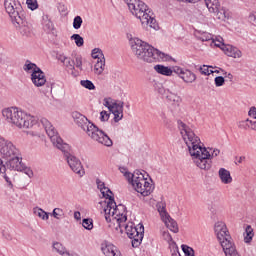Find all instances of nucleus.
<instances>
[{
  "instance_id": "obj_12",
  "label": "nucleus",
  "mask_w": 256,
  "mask_h": 256,
  "mask_svg": "<svg viewBox=\"0 0 256 256\" xmlns=\"http://www.w3.org/2000/svg\"><path fill=\"white\" fill-rule=\"evenodd\" d=\"M126 231V235L132 240V247H139L143 241L145 235V227L143 224L134 226L133 223L122 225Z\"/></svg>"
},
{
  "instance_id": "obj_15",
  "label": "nucleus",
  "mask_w": 256,
  "mask_h": 256,
  "mask_svg": "<svg viewBox=\"0 0 256 256\" xmlns=\"http://www.w3.org/2000/svg\"><path fill=\"white\" fill-rule=\"evenodd\" d=\"M158 213L163 221V223L166 225V227L172 231V233H179V226L177 225V221H175L169 213H167V210L165 209L166 205L164 202H158L157 205Z\"/></svg>"
},
{
  "instance_id": "obj_51",
  "label": "nucleus",
  "mask_w": 256,
  "mask_h": 256,
  "mask_svg": "<svg viewBox=\"0 0 256 256\" xmlns=\"http://www.w3.org/2000/svg\"><path fill=\"white\" fill-rule=\"evenodd\" d=\"M6 171H7V167L3 165V160L0 159V173H2V175H5Z\"/></svg>"
},
{
  "instance_id": "obj_60",
  "label": "nucleus",
  "mask_w": 256,
  "mask_h": 256,
  "mask_svg": "<svg viewBox=\"0 0 256 256\" xmlns=\"http://www.w3.org/2000/svg\"><path fill=\"white\" fill-rule=\"evenodd\" d=\"M0 63H3V61H2V60H0Z\"/></svg>"
},
{
  "instance_id": "obj_29",
  "label": "nucleus",
  "mask_w": 256,
  "mask_h": 256,
  "mask_svg": "<svg viewBox=\"0 0 256 256\" xmlns=\"http://www.w3.org/2000/svg\"><path fill=\"white\" fill-rule=\"evenodd\" d=\"M42 26L44 31H53V21L47 14L42 15Z\"/></svg>"
},
{
  "instance_id": "obj_59",
  "label": "nucleus",
  "mask_w": 256,
  "mask_h": 256,
  "mask_svg": "<svg viewBox=\"0 0 256 256\" xmlns=\"http://www.w3.org/2000/svg\"><path fill=\"white\" fill-rule=\"evenodd\" d=\"M120 171L123 173L125 171V168H121Z\"/></svg>"
},
{
  "instance_id": "obj_17",
  "label": "nucleus",
  "mask_w": 256,
  "mask_h": 256,
  "mask_svg": "<svg viewBox=\"0 0 256 256\" xmlns=\"http://www.w3.org/2000/svg\"><path fill=\"white\" fill-rule=\"evenodd\" d=\"M174 73H176L184 83H195V81H197V75L189 69L176 66L174 67Z\"/></svg>"
},
{
  "instance_id": "obj_20",
  "label": "nucleus",
  "mask_w": 256,
  "mask_h": 256,
  "mask_svg": "<svg viewBox=\"0 0 256 256\" xmlns=\"http://www.w3.org/2000/svg\"><path fill=\"white\" fill-rule=\"evenodd\" d=\"M6 169H10V171H22L23 165L21 164V158L19 155L11 156L7 158Z\"/></svg>"
},
{
  "instance_id": "obj_36",
  "label": "nucleus",
  "mask_w": 256,
  "mask_h": 256,
  "mask_svg": "<svg viewBox=\"0 0 256 256\" xmlns=\"http://www.w3.org/2000/svg\"><path fill=\"white\" fill-rule=\"evenodd\" d=\"M91 55H92L93 59H98V61L101 60V59H105V56L103 55V51L99 48H94L92 50Z\"/></svg>"
},
{
  "instance_id": "obj_42",
  "label": "nucleus",
  "mask_w": 256,
  "mask_h": 256,
  "mask_svg": "<svg viewBox=\"0 0 256 256\" xmlns=\"http://www.w3.org/2000/svg\"><path fill=\"white\" fill-rule=\"evenodd\" d=\"M182 251L186 256H195V252L193 251V248L187 245H182Z\"/></svg>"
},
{
  "instance_id": "obj_19",
  "label": "nucleus",
  "mask_w": 256,
  "mask_h": 256,
  "mask_svg": "<svg viewBox=\"0 0 256 256\" xmlns=\"http://www.w3.org/2000/svg\"><path fill=\"white\" fill-rule=\"evenodd\" d=\"M12 25L19 31V33L25 37H29L31 32L33 31V27L29 22H27V15L23 16L22 20H17L16 22H12Z\"/></svg>"
},
{
  "instance_id": "obj_47",
  "label": "nucleus",
  "mask_w": 256,
  "mask_h": 256,
  "mask_svg": "<svg viewBox=\"0 0 256 256\" xmlns=\"http://www.w3.org/2000/svg\"><path fill=\"white\" fill-rule=\"evenodd\" d=\"M100 121H109V113L107 111L103 110L102 112H100Z\"/></svg>"
},
{
  "instance_id": "obj_39",
  "label": "nucleus",
  "mask_w": 256,
  "mask_h": 256,
  "mask_svg": "<svg viewBox=\"0 0 256 256\" xmlns=\"http://www.w3.org/2000/svg\"><path fill=\"white\" fill-rule=\"evenodd\" d=\"M213 66H207V65H203L199 68V71L202 75H211L213 74Z\"/></svg>"
},
{
  "instance_id": "obj_3",
  "label": "nucleus",
  "mask_w": 256,
  "mask_h": 256,
  "mask_svg": "<svg viewBox=\"0 0 256 256\" xmlns=\"http://www.w3.org/2000/svg\"><path fill=\"white\" fill-rule=\"evenodd\" d=\"M132 51L137 59L145 63H157V61H169V55L149 45L139 38H135L131 45Z\"/></svg>"
},
{
  "instance_id": "obj_35",
  "label": "nucleus",
  "mask_w": 256,
  "mask_h": 256,
  "mask_svg": "<svg viewBox=\"0 0 256 256\" xmlns=\"http://www.w3.org/2000/svg\"><path fill=\"white\" fill-rule=\"evenodd\" d=\"M72 41H75V44L77 47H83L85 41L83 40V37L79 34H73L71 36Z\"/></svg>"
},
{
  "instance_id": "obj_40",
  "label": "nucleus",
  "mask_w": 256,
  "mask_h": 256,
  "mask_svg": "<svg viewBox=\"0 0 256 256\" xmlns=\"http://www.w3.org/2000/svg\"><path fill=\"white\" fill-rule=\"evenodd\" d=\"M82 226L84 229H87V231H91L93 229V220L89 218H84L82 220Z\"/></svg>"
},
{
  "instance_id": "obj_37",
  "label": "nucleus",
  "mask_w": 256,
  "mask_h": 256,
  "mask_svg": "<svg viewBox=\"0 0 256 256\" xmlns=\"http://www.w3.org/2000/svg\"><path fill=\"white\" fill-rule=\"evenodd\" d=\"M80 85L89 91L95 90V84L91 80H81Z\"/></svg>"
},
{
  "instance_id": "obj_23",
  "label": "nucleus",
  "mask_w": 256,
  "mask_h": 256,
  "mask_svg": "<svg viewBox=\"0 0 256 256\" xmlns=\"http://www.w3.org/2000/svg\"><path fill=\"white\" fill-rule=\"evenodd\" d=\"M96 185L99 191L102 193L103 197L109 201V199H113V192L111 189L105 186V182L97 179L96 180Z\"/></svg>"
},
{
  "instance_id": "obj_33",
  "label": "nucleus",
  "mask_w": 256,
  "mask_h": 256,
  "mask_svg": "<svg viewBox=\"0 0 256 256\" xmlns=\"http://www.w3.org/2000/svg\"><path fill=\"white\" fill-rule=\"evenodd\" d=\"M253 228L251 226H247L244 233V241L245 243H251L253 241Z\"/></svg>"
},
{
  "instance_id": "obj_54",
  "label": "nucleus",
  "mask_w": 256,
  "mask_h": 256,
  "mask_svg": "<svg viewBox=\"0 0 256 256\" xmlns=\"http://www.w3.org/2000/svg\"><path fill=\"white\" fill-rule=\"evenodd\" d=\"M221 71H222L223 75H225V77H228V79H233V74H231V73L227 74V72H225L224 70H221Z\"/></svg>"
},
{
  "instance_id": "obj_43",
  "label": "nucleus",
  "mask_w": 256,
  "mask_h": 256,
  "mask_svg": "<svg viewBox=\"0 0 256 256\" xmlns=\"http://www.w3.org/2000/svg\"><path fill=\"white\" fill-rule=\"evenodd\" d=\"M214 83L216 87H223V85H225V78L223 76H217L214 79Z\"/></svg>"
},
{
  "instance_id": "obj_52",
  "label": "nucleus",
  "mask_w": 256,
  "mask_h": 256,
  "mask_svg": "<svg viewBox=\"0 0 256 256\" xmlns=\"http://www.w3.org/2000/svg\"><path fill=\"white\" fill-rule=\"evenodd\" d=\"M4 179H5L6 183H8L9 187H13V183L11 182V178H9V176H7V174H4Z\"/></svg>"
},
{
  "instance_id": "obj_14",
  "label": "nucleus",
  "mask_w": 256,
  "mask_h": 256,
  "mask_svg": "<svg viewBox=\"0 0 256 256\" xmlns=\"http://www.w3.org/2000/svg\"><path fill=\"white\" fill-rule=\"evenodd\" d=\"M57 59L58 61L63 63L65 69L71 71L72 73L73 71H75V67L76 69L83 71V58L81 57V55H76L73 59L65 54H58Z\"/></svg>"
},
{
  "instance_id": "obj_57",
  "label": "nucleus",
  "mask_w": 256,
  "mask_h": 256,
  "mask_svg": "<svg viewBox=\"0 0 256 256\" xmlns=\"http://www.w3.org/2000/svg\"><path fill=\"white\" fill-rule=\"evenodd\" d=\"M113 256H123V255H121V252L117 251L116 254H114Z\"/></svg>"
},
{
  "instance_id": "obj_6",
  "label": "nucleus",
  "mask_w": 256,
  "mask_h": 256,
  "mask_svg": "<svg viewBox=\"0 0 256 256\" xmlns=\"http://www.w3.org/2000/svg\"><path fill=\"white\" fill-rule=\"evenodd\" d=\"M178 128L186 147H188L190 157H192V160L195 163L201 154V151L203 150V146L201 145V138L195 134L193 128L181 120L178 121Z\"/></svg>"
},
{
  "instance_id": "obj_7",
  "label": "nucleus",
  "mask_w": 256,
  "mask_h": 256,
  "mask_svg": "<svg viewBox=\"0 0 256 256\" xmlns=\"http://www.w3.org/2000/svg\"><path fill=\"white\" fill-rule=\"evenodd\" d=\"M104 217L107 223H111V221H116L118 227L127 223V207L123 204L117 205L115 202V198H110L105 202Z\"/></svg>"
},
{
  "instance_id": "obj_18",
  "label": "nucleus",
  "mask_w": 256,
  "mask_h": 256,
  "mask_svg": "<svg viewBox=\"0 0 256 256\" xmlns=\"http://www.w3.org/2000/svg\"><path fill=\"white\" fill-rule=\"evenodd\" d=\"M164 97L167 103H169V105L172 107H179V105H181L183 102V98H181L177 91H175L173 88H167L164 90Z\"/></svg>"
},
{
  "instance_id": "obj_22",
  "label": "nucleus",
  "mask_w": 256,
  "mask_h": 256,
  "mask_svg": "<svg viewBox=\"0 0 256 256\" xmlns=\"http://www.w3.org/2000/svg\"><path fill=\"white\" fill-rule=\"evenodd\" d=\"M222 50L224 51L225 55L228 57H233V59H241V57H243V52H241V50L235 46L227 45L222 47Z\"/></svg>"
},
{
  "instance_id": "obj_50",
  "label": "nucleus",
  "mask_w": 256,
  "mask_h": 256,
  "mask_svg": "<svg viewBox=\"0 0 256 256\" xmlns=\"http://www.w3.org/2000/svg\"><path fill=\"white\" fill-rule=\"evenodd\" d=\"M248 115L249 117H252V119H256V108L255 107L250 108Z\"/></svg>"
},
{
  "instance_id": "obj_2",
  "label": "nucleus",
  "mask_w": 256,
  "mask_h": 256,
  "mask_svg": "<svg viewBox=\"0 0 256 256\" xmlns=\"http://www.w3.org/2000/svg\"><path fill=\"white\" fill-rule=\"evenodd\" d=\"M3 119H5L6 123L10 125H14V127H18V129H37L41 124V119H37V117L27 114L21 108L18 107H8L2 110Z\"/></svg>"
},
{
  "instance_id": "obj_32",
  "label": "nucleus",
  "mask_w": 256,
  "mask_h": 256,
  "mask_svg": "<svg viewBox=\"0 0 256 256\" xmlns=\"http://www.w3.org/2000/svg\"><path fill=\"white\" fill-rule=\"evenodd\" d=\"M50 215L57 219V221H61L65 217V211L62 208H54Z\"/></svg>"
},
{
  "instance_id": "obj_30",
  "label": "nucleus",
  "mask_w": 256,
  "mask_h": 256,
  "mask_svg": "<svg viewBox=\"0 0 256 256\" xmlns=\"http://www.w3.org/2000/svg\"><path fill=\"white\" fill-rule=\"evenodd\" d=\"M34 215L42 219V221H49V213L43 210L42 208L36 207L33 209Z\"/></svg>"
},
{
  "instance_id": "obj_10",
  "label": "nucleus",
  "mask_w": 256,
  "mask_h": 256,
  "mask_svg": "<svg viewBox=\"0 0 256 256\" xmlns=\"http://www.w3.org/2000/svg\"><path fill=\"white\" fill-rule=\"evenodd\" d=\"M4 8L11 23H17L27 15L19 0H4Z\"/></svg>"
},
{
  "instance_id": "obj_11",
  "label": "nucleus",
  "mask_w": 256,
  "mask_h": 256,
  "mask_svg": "<svg viewBox=\"0 0 256 256\" xmlns=\"http://www.w3.org/2000/svg\"><path fill=\"white\" fill-rule=\"evenodd\" d=\"M221 150L217 148H202L199 157L195 160V165L204 171H209L211 169V160L213 157H218Z\"/></svg>"
},
{
  "instance_id": "obj_58",
  "label": "nucleus",
  "mask_w": 256,
  "mask_h": 256,
  "mask_svg": "<svg viewBox=\"0 0 256 256\" xmlns=\"http://www.w3.org/2000/svg\"><path fill=\"white\" fill-rule=\"evenodd\" d=\"M213 73H219V70H213Z\"/></svg>"
},
{
  "instance_id": "obj_8",
  "label": "nucleus",
  "mask_w": 256,
  "mask_h": 256,
  "mask_svg": "<svg viewBox=\"0 0 256 256\" xmlns=\"http://www.w3.org/2000/svg\"><path fill=\"white\" fill-rule=\"evenodd\" d=\"M214 231L226 256H240L224 222H216Z\"/></svg>"
},
{
  "instance_id": "obj_1",
  "label": "nucleus",
  "mask_w": 256,
  "mask_h": 256,
  "mask_svg": "<svg viewBox=\"0 0 256 256\" xmlns=\"http://www.w3.org/2000/svg\"><path fill=\"white\" fill-rule=\"evenodd\" d=\"M41 123L54 147H57V149L64 153L65 160L67 161L71 171L76 173L78 177H84L85 168L83 167L81 160L69 152L71 151L69 144L63 142V139L59 137L57 130H55V127H53V124H51L47 118H41Z\"/></svg>"
},
{
  "instance_id": "obj_13",
  "label": "nucleus",
  "mask_w": 256,
  "mask_h": 256,
  "mask_svg": "<svg viewBox=\"0 0 256 256\" xmlns=\"http://www.w3.org/2000/svg\"><path fill=\"white\" fill-rule=\"evenodd\" d=\"M103 105L114 115L115 123H119L123 119V107L125 105L123 101L104 98Z\"/></svg>"
},
{
  "instance_id": "obj_27",
  "label": "nucleus",
  "mask_w": 256,
  "mask_h": 256,
  "mask_svg": "<svg viewBox=\"0 0 256 256\" xmlns=\"http://www.w3.org/2000/svg\"><path fill=\"white\" fill-rule=\"evenodd\" d=\"M209 13H221L219 0H204Z\"/></svg>"
},
{
  "instance_id": "obj_28",
  "label": "nucleus",
  "mask_w": 256,
  "mask_h": 256,
  "mask_svg": "<svg viewBox=\"0 0 256 256\" xmlns=\"http://www.w3.org/2000/svg\"><path fill=\"white\" fill-rule=\"evenodd\" d=\"M41 68H39V66H37V64L31 62V60H26L25 64L23 65V70L25 71V73H31V75H33V73L39 71Z\"/></svg>"
},
{
  "instance_id": "obj_25",
  "label": "nucleus",
  "mask_w": 256,
  "mask_h": 256,
  "mask_svg": "<svg viewBox=\"0 0 256 256\" xmlns=\"http://www.w3.org/2000/svg\"><path fill=\"white\" fill-rule=\"evenodd\" d=\"M218 175L220 178L221 183L224 185H229L233 183V177H231V172L225 168H220L218 171Z\"/></svg>"
},
{
  "instance_id": "obj_41",
  "label": "nucleus",
  "mask_w": 256,
  "mask_h": 256,
  "mask_svg": "<svg viewBox=\"0 0 256 256\" xmlns=\"http://www.w3.org/2000/svg\"><path fill=\"white\" fill-rule=\"evenodd\" d=\"M81 25H83V18H81V16L74 17V20H73L74 29H81Z\"/></svg>"
},
{
  "instance_id": "obj_56",
  "label": "nucleus",
  "mask_w": 256,
  "mask_h": 256,
  "mask_svg": "<svg viewBox=\"0 0 256 256\" xmlns=\"http://www.w3.org/2000/svg\"><path fill=\"white\" fill-rule=\"evenodd\" d=\"M243 161H245V156H240L238 158V163H243Z\"/></svg>"
},
{
  "instance_id": "obj_26",
  "label": "nucleus",
  "mask_w": 256,
  "mask_h": 256,
  "mask_svg": "<svg viewBox=\"0 0 256 256\" xmlns=\"http://www.w3.org/2000/svg\"><path fill=\"white\" fill-rule=\"evenodd\" d=\"M101 251L105 256H114L117 252V247L110 242H103L101 244Z\"/></svg>"
},
{
  "instance_id": "obj_55",
  "label": "nucleus",
  "mask_w": 256,
  "mask_h": 256,
  "mask_svg": "<svg viewBox=\"0 0 256 256\" xmlns=\"http://www.w3.org/2000/svg\"><path fill=\"white\" fill-rule=\"evenodd\" d=\"M160 117L163 119V121H164V123H165V121H166V119H167V116L165 115V113H161L160 114Z\"/></svg>"
},
{
  "instance_id": "obj_48",
  "label": "nucleus",
  "mask_w": 256,
  "mask_h": 256,
  "mask_svg": "<svg viewBox=\"0 0 256 256\" xmlns=\"http://www.w3.org/2000/svg\"><path fill=\"white\" fill-rule=\"evenodd\" d=\"M248 21L256 27V12H253L249 15Z\"/></svg>"
},
{
  "instance_id": "obj_49",
  "label": "nucleus",
  "mask_w": 256,
  "mask_h": 256,
  "mask_svg": "<svg viewBox=\"0 0 256 256\" xmlns=\"http://www.w3.org/2000/svg\"><path fill=\"white\" fill-rule=\"evenodd\" d=\"M163 239L167 241V243H171V241H173V237H171L169 232H163Z\"/></svg>"
},
{
  "instance_id": "obj_4",
  "label": "nucleus",
  "mask_w": 256,
  "mask_h": 256,
  "mask_svg": "<svg viewBox=\"0 0 256 256\" xmlns=\"http://www.w3.org/2000/svg\"><path fill=\"white\" fill-rule=\"evenodd\" d=\"M72 117L75 119L78 127H81L93 141H96V143H99L100 145H104V147H113V140H111L107 133L103 132V130L99 129V127L89 121L85 115L79 112H74Z\"/></svg>"
},
{
  "instance_id": "obj_44",
  "label": "nucleus",
  "mask_w": 256,
  "mask_h": 256,
  "mask_svg": "<svg viewBox=\"0 0 256 256\" xmlns=\"http://www.w3.org/2000/svg\"><path fill=\"white\" fill-rule=\"evenodd\" d=\"M23 173L29 177V179L33 178V170L30 167H22Z\"/></svg>"
},
{
  "instance_id": "obj_38",
  "label": "nucleus",
  "mask_w": 256,
  "mask_h": 256,
  "mask_svg": "<svg viewBox=\"0 0 256 256\" xmlns=\"http://www.w3.org/2000/svg\"><path fill=\"white\" fill-rule=\"evenodd\" d=\"M26 5L31 11L39 9V3L37 2V0H26Z\"/></svg>"
},
{
  "instance_id": "obj_53",
  "label": "nucleus",
  "mask_w": 256,
  "mask_h": 256,
  "mask_svg": "<svg viewBox=\"0 0 256 256\" xmlns=\"http://www.w3.org/2000/svg\"><path fill=\"white\" fill-rule=\"evenodd\" d=\"M74 219H76V221H81V212H74Z\"/></svg>"
},
{
  "instance_id": "obj_34",
  "label": "nucleus",
  "mask_w": 256,
  "mask_h": 256,
  "mask_svg": "<svg viewBox=\"0 0 256 256\" xmlns=\"http://www.w3.org/2000/svg\"><path fill=\"white\" fill-rule=\"evenodd\" d=\"M197 38L200 41H213V34L208 33V32H202L197 34Z\"/></svg>"
},
{
  "instance_id": "obj_46",
  "label": "nucleus",
  "mask_w": 256,
  "mask_h": 256,
  "mask_svg": "<svg viewBox=\"0 0 256 256\" xmlns=\"http://www.w3.org/2000/svg\"><path fill=\"white\" fill-rule=\"evenodd\" d=\"M2 237H4L6 239V241H12L13 240V236L11 235V232H9V230H3L2 231Z\"/></svg>"
},
{
  "instance_id": "obj_24",
  "label": "nucleus",
  "mask_w": 256,
  "mask_h": 256,
  "mask_svg": "<svg viewBox=\"0 0 256 256\" xmlns=\"http://www.w3.org/2000/svg\"><path fill=\"white\" fill-rule=\"evenodd\" d=\"M154 71L159 75H164V77H171L175 73V68L171 69L169 66L157 64L154 66Z\"/></svg>"
},
{
  "instance_id": "obj_9",
  "label": "nucleus",
  "mask_w": 256,
  "mask_h": 256,
  "mask_svg": "<svg viewBox=\"0 0 256 256\" xmlns=\"http://www.w3.org/2000/svg\"><path fill=\"white\" fill-rule=\"evenodd\" d=\"M124 176L126 179H128V181H131L135 191L140 193V195H143V197H148V195L153 193V185L147 181L145 174H143V172L140 170H136L134 173L125 171Z\"/></svg>"
},
{
  "instance_id": "obj_5",
  "label": "nucleus",
  "mask_w": 256,
  "mask_h": 256,
  "mask_svg": "<svg viewBox=\"0 0 256 256\" xmlns=\"http://www.w3.org/2000/svg\"><path fill=\"white\" fill-rule=\"evenodd\" d=\"M130 13L139 19L142 25H148L151 29H159V24L155 20V14L149 9V6L141 0H124Z\"/></svg>"
},
{
  "instance_id": "obj_16",
  "label": "nucleus",
  "mask_w": 256,
  "mask_h": 256,
  "mask_svg": "<svg viewBox=\"0 0 256 256\" xmlns=\"http://www.w3.org/2000/svg\"><path fill=\"white\" fill-rule=\"evenodd\" d=\"M0 155L3 159H9L19 155V149L8 139H5L3 136H0Z\"/></svg>"
},
{
  "instance_id": "obj_21",
  "label": "nucleus",
  "mask_w": 256,
  "mask_h": 256,
  "mask_svg": "<svg viewBox=\"0 0 256 256\" xmlns=\"http://www.w3.org/2000/svg\"><path fill=\"white\" fill-rule=\"evenodd\" d=\"M31 81L35 87H43L47 83V78L45 77V72L41 70H37L35 73L31 74Z\"/></svg>"
},
{
  "instance_id": "obj_31",
  "label": "nucleus",
  "mask_w": 256,
  "mask_h": 256,
  "mask_svg": "<svg viewBox=\"0 0 256 256\" xmlns=\"http://www.w3.org/2000/svg\"><path fill=\"white\" fill-rule=\"evenodd\" d=\"M94 71L96 75H101V73L105 71V58L97 60L96 64L94 65Z\"/></svg>"
},
{
  "instance_id": "obj_45",
  "label": "nucleus",
  "mask_w": 256,
  "mask_h": 256,
  "mask_svg": "<svg viewBox=\"0 0 256 256\" xmlns=\"http://www.w3.org/2000/svg\"><path fill=\"white\" fill-rule=\"evenodd\" d=\"M212 42L214 43V45H215L216 47H220V48H222V49H223V47H227V45H225V44L223 43V38H219V39H217V40H213V38H212Z\"/></svg>"
}]
</instances>
